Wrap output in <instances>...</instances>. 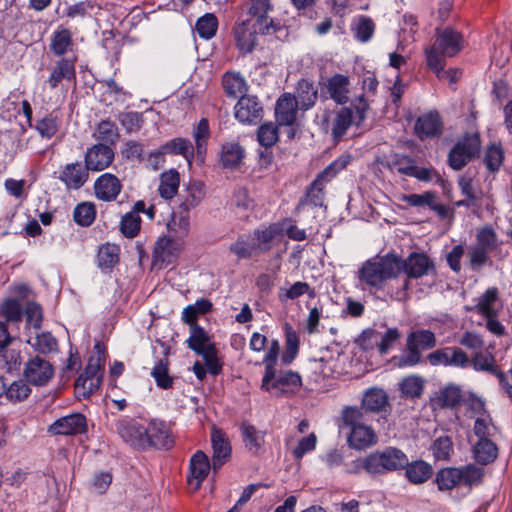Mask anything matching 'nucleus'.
<instances>
[{"instance_id": "obj_25", "label": "nucleus", "mask_w": 512, "mask_h": 512, "mask_svg": "<svg viewBox=\"0 0 512 512\" xmlns=\"http://www.w3.org/2000/svg\"><path fill=\"white\" fill-rule=\"evenodd\" d=\"M179 244L170 237L160 238L153 251V265L164 268L171 264L178 256Z\"/></svg>"}, {"instance_id": "obj_43", "label": "nucleus", "mask_w": 512, "mask_h": 512, "mask_svg": "<svg viewBox=\"0 0 512 512\" xmlns=\"http://www.w3.org/2000/svg\"><path fill=\"white\" fill-rule=\"evenodd\" d=\"M212 309V303L204 298L197 300L194 304L188 305L182 312V321L190 326L198 325L200 315L208 313Z\"/></svg>"}, {"instance_id": "obj_33", "label": "nucleus", "mask_w": 512, "mask_h": 512, "mask_svg": "<svg viewBox=\"0 0 512 512\" xmlns=\"http://www.w3.org/2000/svg\"><path fill=\"white\" fill-rule=\"evenodd\" d=\"M405 475L412 484H422L426 482L433 474V468L423 460L413 461L404 466Z\"/></svg>"}, {"instance_id": "obj_56", "label": "nucleus", "mask_w": 512, "mask_h": 512, "mask_svg": "<svg viewBox=\"0 0 512 512\" xmlns=\"http://www.w3.org/2000/svg\"><path fill=\"white\" fill-rule=\"evenodd\" d=\"M355 38L362 42H368L375 31V24L373 20L367 16H360L354 27Z\"/></svg>"}, {"instance_id": "obj_21", "label": "nucleus", "mask_w": 512, "mask_h": 512, "mask_svg": "<svg viewBox=\"0 0 512 512\" xmlns=\"http://www.w3.org/2000/svg\"><path fill=\"white\" fill-rule=\"evenodd\" d=\"M89 171L80 162L68 163L62 167L58 179L68 190H78L87 182Z\"/></svg>"}, {"instance_id": "obj_12", "label": "nucleus", "mask_w": 512, "mask_h": 512, "mask_svg": "<svg viewBox=\"0 0 512 512\" xmlns=\"http://www.w3.org/2000/svg\"><path fill=\"white\" fill-rule=\"evenodd\" d=\"M23 375L29 384L43 386L53 377L54 369L48 360L35 356L25 363Z\"/></svg>"}, {"instance_id": "obj_52", "label": "nucleus", "mask_w": 512, "mask_h": 512, "mask_svg": "<svg viewBox=\"0 0 512 512\" xmlns=\"http://www.w3.org/2000/svg\"><path fill=\"white\" fill-rule=\"evenodd\" d=\"M95 216V206L88 202L78 204L73 212V218L75 222L83 227L91 225L95 219Z\"/></svg>"}, {"instance_id": "obj_3", "label": "nucleus", "mask_w": 512, "mask_h": 512, "mask_svg": "<svg viewBox=\"0 0 512 512\" xmlns=\"http://www.w3.org/2000/svg\"><path fill=\"white\" fill-rule=\"evenodd\" d=\"M437 339L431 330L417 329L410 332L406 338V353L392 358L395 367H414L424 362L421 351L433 349Z\"/></svg>"}, {"instance_id": "obj_4", "label": "nucleus", "mask_w": 512, "mask_h": 512, "mask_svg": "<svg viewBox=\"0 0 512 512\" xmlns=\"http://www.w3.org/2000/svg\"><path fill=\"white\" fill-rule=\"evenodd\" d=\"M343 421L350 428L348 443L356 449H363L376 443L377 436L374 429L366 424L367 417L362 409L348 407L342 414Z\"/></svg>"}, {"instance_id": "obj_5", "label": "nucleus", "mask_w": 512, "mask_h": 512, "mask_svg": "<svg viewBox=\"0 0 512 512\" xmlns=\"http://www.w3.org/2000/svg\"><path fill=\"white\" fill-rule=\"evenodd\" d=\"M302 387L301 376L291 370L266 371L261 381V389L274 397H291Z\"/></svg>"}, {"instance_id": "obj_29", "label": "nucleus", "mask_w": 512, "mask_h": 512, "mask_svg": "<svg viewBox=\"0 0 512 512\" xmlns=\"http://www.w3.org/2000/svg\"><path fill=\"white\" fill-rule=\"evenodd\" d=\"M234 34L239 49L248 53L252 52L256 46L257 34H260V32H256L249 24V21H243L235 27Z\"/></svg>"}, {"instance_id": "obj_55", "label": "nucleus", "mask_w": 512, "mask_h": 512, "mask_svg": "<svg viewBox=\"0 0 512 512\" xmlns=\"http://www.w3.org/2000/svg\"><path fill=\"white\" fill-rule=\"evenodd\" d=\"M59 125L60 121L58 117L53 114H48L37 121L35 129L42 137L50 139L57 133Z\"/></svg>"}, {"instance_id": "obj_54", "label": "nucleus", "mask_w": 512, "mask_h": 512, "mask_svg": "<svg viewBox=\"0 0 512 512\" xmlns=\"http://www.w3.org/2000/svg\"><path fill=\"white\" fill-rule=\"evenodd\" d=\"M117 119L128 134L139 131L144 122L142 114L133 111L121 112Z\"/></svg>"}, {"instance_id": "obj_19", "label": "nucleus", "mask_w": 512, "mask_h": 512, "mask_svg": "<svg viewBox=\"0 0 512 512\" xmlns=\"http://www.w3.org/2000/svg\"><path fill=\"white\" fill-rule=\"evenodd\" d=\"M212 467L208 456L201 450L196 451L189 461V473L187 482L193 486L194 490H198L209 474Z\"/></svg>"}, {"instance_id": "obj_15", "label": "nucleus", "mask_w": 512, "mask_h": 512, "mask_svg": "<svg viewBox=\"0 0 512 512\" xmlns=\"http://www.w3.org/2000/svg\"><path fill=\"white\" fill-rule=\"evenodd\" d=\"M146 431L147 447L170 449L174 445V437L168 423L153 419L146 427Z\"/></svg>"}, {"instance_id": "obj_20", "label": "nucleus", "mask_w": 512, "mask_h": 512, "mask_svg": "<svg viewBox=\"0 0 512 512\" xmlns=\"http://www.w3.org/2000/svg\"><path fill=\"white\" fill-rule=\"evenodd\" d=\"M213 449L212 468L219 470L231 457V445L227 435L221 429L213 427L211 432Z\"/></svg>"}, {"instance_id": "obj_40", "label": "nucleus", "mask_w": 512, "mask_h": 512, "mask_svg": "<svg viewBox=\"0 0 512 512\" xmlns=\"http://www.w3.org/2000/svg\"><path fill=\"white\" fill-rule=\"evenodd\" d=\"M162 153L182 155L189 164L194 158V147L186 138H174L162 145Z\"/></svg>"}, {"instance_id": "obj_45", "label": "nucleus", "mask_w": 512, "mask_h": 512, "mask_svg": "<svg viewBox=\"0 0 512 512\" xmlns=\"http://www.w3.org/2000/svg\"><path fill=\"white\" fill-rule=\"evenodd\" d=\"M193 138L195 141L197 156L203 160L206 154L207 142L210 138V127L208 119L202 118L198 122L193 130Z\"/></svg>"}, {"instance_id": "obj_37", "label": "nucleus", "mask_w": 512, "mask_h": 512, "mask_svg": "<svg viewBox=\"0 0 512 512\" xmlns=\"http://www.w3.org/2000/svg\"><path fill=\"white\" fill-rule=\"evenodd\" d=\"M353 123L357 125L353 110L348 107L341 108L333 119L331 128L333 138L339 140Z\"/></svg>"}, {"instance_id": "obj_34", "label": "nucleus", "mask_w": 512, "mask_h": 512, "mask_svg": "<svg viewBox=\"0 0 512 512\" xmlns=\"http://www.w3.org/2000/svg\"><path fill=\"white\" fill-rule=\"evenodd\" d=\"M240 430L246 449L257 454L264 444V433L248 422H243Z\"/></svg>"}, {"instance_id": "obj_11", "label": "nucleus", "mask_w": 512, "mask_h": 512, "mask_svg": "<svg viewBox=\"0 0 512 512\" xmlns=\"http://www.w3.org/2000/svg\"><path fill=\"white\" fill-rule=\"evenodd\" d=\"M116 433L131 447L145 449L147 447L146 427L131 418H122L114 425Z\"/></svg>"}, {"instance_id": "obj_31", "label": "nucleus", "mask_w": 512, "mask_h": 512, "mask_svg": "<svg viewBox=\"0 0 512 512\" xmlns=\"http://www.w3.org/2000/svg\"><path fill=\"white\" fill-rule=\"evenodd\" d=\"M388 406V396L382 389H368L362 398V410L367 415L368 412H381Z\"/></svg>"}, {"instance_id": "obj_41", "label": "nucleus", "mask_w": 512, "mask_h": 512, "mask_svg": "<svg viewBox=\"0 0 512 512\" xmlns=\"http://www.w3.org/2000/svg\"><path fill=\"white\" fill-rule=\"evenodd\" d=\"M119 131L116 124L110 120H102L96 127L93 137L98 144L114 145L119 139Z\"/></svg>"}, {"instance_id": "obj_47", "label": "nucleus", "mask_w": 512, "mask_h": 512, "mask_svg": "<svg viewBox=\"0 0 512 512\" xmlns=\"http://www.w3.org/2000/svg\"><path fill=\"white\" fill-rule=\"evenodd\" d=\"M499 291L496 287L488 288L479 298L475 308L484 317L497 316L493 304L498 299Z\"/></svg>"}, {"instance_id": "obj_50", "label": "nucleus", "mask_w": 512, "mask_h": 512, "mask_svg": "<svg viewBox=\"0 0 512 512\" xmlns=\"http://www.w3.org/2000/svg\"><path fill=\"white\" fill-rule=\"evenodd\" d=\"M462 392L456 385L444 387L437 397L438 404L443 408H454L462 401Z\"/></svg>"}, {"instance_id": "obj_38", "label": "nucleus", "mask_w": 512, "mask_h": 512, "mask_svg": "<svg viewBox=\"0 0 512 512\" xmlns=\"http://www.w3.org/2000/svg\"><path fill=\"white\" fill-rule=\"evenodd\" d=\"M475 460L482 464L487 465L495 461L498 456V448L491 439L478 440L473 447Z\"/></svg>"}, {"instance_id": "obj_27", "label": "nucleus", "mask_w": 512, "mask_h": 512, "mask_svg": "<svg viewBox=\"0 0 512 512\" xmlns=\"http://www.w3.org/2000/svg\"><path fill=\"white\" fill-rule=\"evenodd\" d=\"M470 365L477 372H487L495 375L499 380L504 379V373L500 371L495 356L488 351H476L470 358Z\"/></svg>"}, {"instance_id": "obj_58", "label": "nucleus", "mask_w": 512, "mask_h": 512, "mask_svg": "<svg viewBox=\"0 0 512 512\" xmlns=\"http://www.w3.org/2000/svg\"><path fill=\"white\" fill-rule=\"evenodd\" d=\"M473 431L478 440L491 439L495 436L497 428L493 425L489 416L477 417L474 422Z\"/></svg>"}, {"instance_id": "obj_57", "label": "nucleus", "mask_w": 512, "mask_h": 512, "mask_svg": "<svg viewBox=\"0 0 512 512\" xmlns=\"http://www.w3.org/2000/svg\"><path fill=\"white\" fill-rule=\"evenodd\" d=\"M100 384V378L80 375L75 381V391L80 397L87 398L100 387Z\"/></svg>"}, {"instance_id": "obj_30", "label": "nucleus", "mask_w": 512, "mask_h": 512, "mask_svg": "<svg viewBox=\"0 0 512 512\" xmlns=\"http://www.w3.org/2000/svg\"><path fill=\"white\" fill-rule=\"evenodd\" d=\"M222 86L225 95L232 99L245 95L248 88L244 77L237 72H226L222 77Z\"/></svg>"}, {"instance_id": "obj_14", "label": "nucleus", "mask_w": 512, "mask_h": 512, "mask_svg": "<svg viewBox=\"0 0 512 512\" xmlns=\"http://www.w3.org/2000/svg\"><path fill=\"white\" fill-rule=\"evenodd\" d=\"M263 113L262 103L253 95H242L235 105V117L241 123L257 124Z\"/></svg>"}, {"instance_id": "obj_44", "label": "nucleus", "mask_w": 512, "mask_h": 512, "mask_svg": "<svg viewBox=\"0 0 512 512\" xmlns=\"http://www.w3.org/2000/svg\"><path fill=\"white\" fill-rule=\"evenodd\" d=\"M244 157V150L238 143H226L222 146L221 162L225 168L236 169Z\"/></svg>"}, {"instance_id": "obj_23", "label": "nucleus", "mask_w": 512, "mask_h": 512, "mask_svg": "<svg viewBox=\"0 0 512 512\" xmlns=\"http://www.w3.org/2000/svg\"><path fill=\"white\" fill-rule=\"evenodd\" d=\"M298 102L291 93L282 94L275 107L277 122L282 126H291L295 123L298 114Z\"/></svg>"}, {"instance_id": "obj_1", "label": "nucleus", "mask_w": 512, "mask_h": 512, "mask_svg": "<svg viewBox=\"0 0 512 512\" xmlns=\"http://www.w3.org/2000/svg\"><path fill=\"white\" fill-rule=\"evenodd\" d=\"M400 272V257L388 253L365 261L358 270L360 283L376 290L383 289L385 283L396 278Z\"/></svg>"}, {"instance_id": "obj_39", "label": "nucleus", "mask_w": 512, "mask_h": 512, "mask_svg": "<svg viewBox=\"0 0 512 512\" xmlns=\"http://www.w3.org/2000/svg\"><path fill=\"white\" fill-rule=\"evenodd\" d=\"M180 175L177 170L170 169L160 176L159 194L164 199H172L178 192Z\"/></svg>"}, {"instance_id": "obj_61", "label": "nucleus", "mask_w": 512, "mask_h": 512, "mask_svg": "<svg viewBox=\"0 0 512 512\" xmlns=\"http://www.w3.org/2000/svg\"><path fill=\"white\" fill-rule=\"evenodd\" d=\"M30 393V387L23 380H17L7 385L6 399L10 402H20L25 400Z\"/></svg>"}, {"instance_id": "obj_60", "label": "nucleus", "mask_w": 512, "mask_h": 512, "mask_svg": "<svg viewBox=\"0 0 512 512\" xmlns=\"http://www.w3.org/2000/svg\"><path fill=\"white\" fill-rule=\"evenodd\" d=\"M461 474V484L466 486L478 485L482 482L484 476V470L474 464L466 465L459 468Z\"/></svg>"}, {"instance_id": "obj_2", "label": "nucleus", "mask_w": 512, "mask_h": 512, "mask_svg": "<svg viewBox=\"0 0 512 512\" xmlns=\"http://www.w3.org/2000/svg\"><path fill=\"white\" fill-rule=\"evenodd\" d=\"M463 47L462 35L452 27L437 30L434 44L425 49L426 63L434 73H440L445 66V57H453Z\"/></svg>"}, {"instance_id": "obj_18", "label": "nucleus", "mask_w": 512, "mask_h": 512, "mask_svg": "<svg viewBox=\"0 0 512 512\" xmlns=\"http://www.w3.org/2000/svg\"><path fill=\"white\" fill-rule=\"evenodd\" d=\"M120 179L112 173H103L94 182L95 197L104 202H112L117 199L122 191Z\"/></svg>"}, {"instance_id": "obj_8", "label": "nucleus", "mask_w": 512, "mask_h": 512, "mask_svg": "<svg viewBox=\"0 0 512 512\" xmlns=\"http://www.w3.org/2000/svg\"><path fill=\"white\" fill-rule=\"evenodd\" d=\"M481 141L477 133L466 134L450 150L448 163L454 170H461L474 156L480 152Z\"/></svg>"}, {"instance_id": "obj_46", "label": "nucleus", "mask_w": 512, "mask_h": 512, "mask_svg": "<svg viewBox=\"0 0 512 512\" xmlns=\"http://www.w3.org/2000/svg\"><path fill=\"white\" fill-rule=\"evenodd\" d=\"M97 261L102 270L111 269L119 261V247L109 243L100 246Z\"/></svg>"}, {"instance_id": "obj_48", "label": "nucleus", "mask_w": 512, "mask_h": 512, "mask_svg": "<svg viewBox=\"0 0 512 512\" xmlns=\"http://www.w3.org/2000/svg\"><path fill=\"white\" fill-rule=\"evenodd\" d=\"M167 359H159L151 370V376L156 382V385L161 389H170L173 386V377L169 375Z\"/></svg>"}, {"instance_id": "obj_35", "label": "nucleus", "mask_w": 512, "mask_h": 512, "mask_svg": "<svg viewBox=\"0 0 512 512\" xmlns=\"http://www.w3.org/2000/svg\"><path fill=\"white\" fill-rule=\"evenodd\" d=\"M187 346L196 354L201 355L208 347L215 346L209 334L199 325L190 326V337L186 340Z\"/></svg>"}, {"instance_id": "obj_62", "label": "nucleus", "mask_w": 512, "mask_h": 512, "mask_svg": "<svg viewBox=\"0 0 512 512\" xmlns=\"http://www.w3.org/2000/svg\"><path fill=\"white\" fill-rule=\"evenodd\" d=\"M259 143L266 147H272L278 140V128L273 123L262 124L257 132Z\"/></svg>"}, {"instance_id": "obj_10", "label": "nucleus", "mask_w": 512, "mask_h": 512, "mask_svg": "<svg viewBox=\"0 0 512 512\" xmlns=\"http://www.w3.org/2000/svg\"><path fill=\"white\" fill-rule=\"evenodd\" d=\"M432 366H445L465 369L470 366L468 354L457 346H447L437 349L427 355Z\"/></svg>"}, {"instance_id": "obj_7", "label": "nucleus", "mask_w": 512, "mask_h": 512, "mask_svg": "<svg viewBox=\"0 0 512 512\" xmlns=\"http://www.w3.org/2000/svg\"><path fill=\"white\" fill-rule=\"evenodd\" d=\"M347 161L344 159H336L330 163L322 172H320L314 181L307 188L305 197L300 200L298 209L306 205H312L315 207H321L324 203V188L325 185L330 182L341 170H343Z\"/></svg>"}, {"instance_id": "obj_64", "label": "nucleus", "mask_w": 512, "mask_h": 512, "mask_svg": "<svg viewBox=\"0 0 512 512\" xmlns=\"http://www.w3.org/2000/svg\"><path fill=\"white\" fill-rule=\"evenodd\" d=\"M504 159V151L500 145H491L486 153L484 162L487 169L491 172L499 170Z\"/></svg>"}, {"instance_id": "obj_51", "label": "nucleus", "mask_w": 512, "mask_h": 512, "mask_svg": "<svg viewBox=\"0 0 512 512\" xmlns=\"http://www.w3.org/2000/svg\"><path fill=\"white\" fill-rule=\"evenodd\" d=\"M218 20L217 17L212 13H207L200 17L197 22L195 29L199 36L204 39H211L217 32Z\"/></svg>"}, {"instance_id": "obj_26", "label": "nucleus", "mask_w": 512, "mask_h": 512, "mask_svg": "<svg viewBox=\"0 0 512 512\" xmlns=\"http://www.w3.org/2000/svg\"><path fill=\"white\" fill-rule=\"evenodd\" d=\"M415 131L421 140L440 135L442 132V121L439 113L433 111L420 116L416 121Z\"/></svg>"}, {"instance_id": "obj_53", "label": "nucleus", "mask_w": 512, "mask_h": 512, "mask_svg": "<svg viewBox=\"0 0 512 512\" xmlns=\"http://www.w3.org/2000/svg\"><path fill=\"white\" fill-rule=\"evenodd\" d=\"M141 227V218L135 212H127L120 222V230L127 238H134L138 235Z\"/></svg>"}, {"instance_id": "obj_6", "label": "nucleus", "mask_w": 512, "mask_h": 512, "mask_svg": "<svg viewBox=\"0 0 512 512\" xmlns=\"http://www.w3.org/2000/svg\"><path fill=\"white\" fill-rule=\"evenodd\" d=\"M407 464V456L400 449L387 447L365 456V471L371 475L395 471Z\"/></svg>"}, {"instance_id": "obj_9", "label": "nucleus", "mask_w": 512, "mask_h": 512, "mask_svg": "<svg viewBox=\"0 0 512 512\" xmlns=\"http://www.w3.org/2000/svg\"><path fill=\"white\" fill-rule=\"evenodd\" d=\"M273 9L274 6L271 0H251L248 9L250 18L246 21H249L251 27L256 32H260V34H269L271 31L274 32L276 27L273 19L270 17V13Z\"/></svg>"}, {"instance_id": "obj_49", "label": "nucleus", "mask_w": 512, "mask_h": 512, "mask_svg": "<svg viewBox=\"0 0 512 512\" xmlns=\"http://www.w3.org/2000/svg\"><path fill=\"white\" fill-rule=\"evenodd\" d=\"M436 483L439 490H451L461 484V474L459 468H444L438 471Z\"/></svg>"}, {"instance_id": "obj_28", "label": "nucleus", "mask_w": 512, "mask_h": 512, "mask_svg": "<svg viewBox=\"0 0 512 512\" xmlns=\"http://www.w3.org/2000/svg\"><path fill=\"white\" fill-rule=\"evenodd\" d=\"M300 106V109L307 111L311 109L318 99V89L314 82L308 79H300L297 82L295 94H293Z\"/></svg>"}, {"instance_id": "obj_17", "label": "nucleus", "mask_w": 512, "mask_h": 512, "mask_svg": "<svg viewBox=\"0 0 512 512\" xmlns=\"http://www.w3.org/2000/svg\"><path fill=\"white\" fill-rule=\"evenodd\" d=\"M114 157V151L110 146L94 144L85 153V166L88 171H103L112 164Z\"/></svg>"}, {"instance_id": "obj_63", "label": "nucleus", "mask_w": 512, "mask_h": 512, "mask_svg": "<svg viewBox=\"0 0 512 512\" xmlns=\"http://www.w3.org/2000/svg\"><path fill=\"white\" fill-rule=\"evenodd\" d=\"M31 345L42 354H48L57 350V340L49 332L38 334Z\"/></svg>"}, {"instance_id": "obj_36", "label": "nucleus", "mask_w": 512, "mask_h": 512, "mask_svg": "<svg viewBox=\"0 0 512 512\" xmlns=\"http://www.w3.org/2000/svg\"><path fill=\"white\" fill-rule=\"evenodd\" d=\"M205 195L204 186L201 182H191L184 194L181 195L180 209L188 213L191 209L199 205Z\"/></svg>"}, {"instance_id": "obj_16", "label": "nucleus", "mask_w": 512, "mask_h": 512, "mask_svg": "<svg viewBox=\"0 0 512 512\" xmlns=\"http://www.w3.org/2000/svg\"><path fill=\"white\" fill-rule=\"evenodd\" d=\"M408 278L418 279L434 270L433 261L424 253L412 252L407 258H400V271Z\"/></svg>"}, {"instance_id": "obj_59", "label": "nucleus", "mask_w": 512, "mask_h": 512, "mask_svg": "<svg viewBox=\"0 0 512 512\" xmlns=\"http://www.w3.org/2000/svg\"><path fill=\"white\" fill-rule=\"evenodd\" d=\"M402 394L409 398H418L424 390L423 381L420 377L410 376L402 380L400 383Z\"/></svg>"}, {"instance_id": "obj_22", "label": "nucleus", "mask_w": 512, "mask_h": 512, "mask_svg": "<svg viewBox=\"0 0 512 512\" xmlns=\"http://www.w3.org/2000/svg\"><path fill=\"white\" fill-rule=\"evenodd\" d=\"M49 431L55 435L81 434L87 431V422L84 415L80 413L64 416L56 420Z\"/></svg>"}, {"instance_id": "obj_32", "label": "nucleus", "mask_w": 512, "mask_h": 512, "mask_svg": "<svg viewBox=\"0 0 512 512\" xmlns=\"http://www.w3.org/2000/svg\"><path fill=\"white\" fill-rule=\"evenodd\" d=\"M73 45L71 31L67 28L59 27L52 34L49 48L55 56L61 57L71 51Z\"/></svg>"}, {"instance_id": "obj_24", "label": "nucleus", "mask_w": 512, "mask_h": 512, "mask_svg": "<svg viewBox=\"0 0 512 512\" xmlns=\"http://www.w3.org/2000/svg\"><path fill=\"white\" fill-rule=\"evenodd\" d=\"M76 57H62L51 68L47 83L51 89H55L63 81H73L76 78Z\"/></svg>"}, {"instance_id": "obj_42", "label": "nucleus", "mask_w": 512, "mask_h": 512, "mask_svg": "<svg viewBox=\"0 0 512 512\" xmlns=\"http://www.w3.org/2000/svg\"><path fill=\"white\" fill-rule=\"evenodd\" d=\"M415 160L409 155L394 153L390 155L385 163L384 167L389 169L391 172H397L399 174L410 176Z\"/></svg>"}, {"instance_id": "obj_13", "label": "nucleus", "mask_w": 512, "mask_h": 512, "mask_svg": "<svg viewBox=\"0 0 512 512\" xmlns=\"http://www.w3.org/2000/svg\"><path fill=\"white\" fill-rule=\"evenodd\" d=\"M321 87V96L331 98L336 104L343 105L349 101L350 79L343 74H334L324 81L319 82Z\"/></svg>"}]
</instances>
